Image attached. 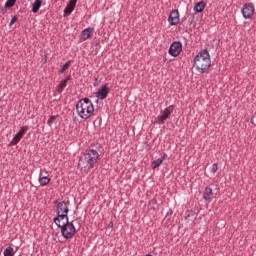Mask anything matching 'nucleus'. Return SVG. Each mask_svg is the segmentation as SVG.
<instances>
[{"instance_id":"obj_1","label":"nucleus","mask_w":256,"mask_h":256,"mask_svg":"<svg viewBox=\"0 0 256 256\" xmlns=\"http://www.w3.org/2000/svg\"><path fill=\"white\" fill-rule=\"evenodd\" d=\"M101 161V156L99 155V151L89 148L84 154L80 157L78 162V169L81 171H91V169H95L97 167V163Z\"/></svg>"},{"instance_id":"obj_2","label":"nucleus","mask_w":256,"mask_h":256,"mask_svg":"<svg viewBox=\"0 0 256 256\" xmlns=\"http://www.w3.org/2000/svg\"><path fill=\"white\" fill-rule=\"evenodd\" d=\"M193 67L201 74L209 71L211 67V55L209 54V50L203 49L194 57Z\"/></svg>"},{"instance_id":"obj_3","label":"nucleus","mask_w":256,"mask_h":256,"mask_svg":"<svg viewBox=\"0 0 256 256\" xmlns=\"http://www.w3.org/2000/svg\"><path fill=\"white\" fill-rule=\"evenodd\" d=\"M76 111L81 119L87 121V119H90V117L93 116V113H95V106L91 99L82 98L76 104Z\"/></svg>"},{"instance_id":"obj_4","label":"nucleus","mask_w":256,"mask_h":256,"mask_svg":"<svg viewBox=\"0 0 256 256\" xmlns=\"http://www.w3.org/2000/svg\"><path fill=\"white\" fill-rule=\"evenodd\" d=\"M74 223H77L79 229H81V218H76L71 222L67 220L65 223H63V225L58 226L61 229V235L64 239H73L75 237L77 228H75Z\"/></svg>"},{"instance_id":"obj_5","label":"nucleus","mask_w":256,"mask_h":256,"mask_svg":"<svg viewBox=\"0 0 256 256\" xmlns=\"http://www.w3.org/2000/svg\"><path fill=\"white\" fill-rule=\"evenodd\" d=\"M181 51H183V44L179 41H174L170 45L168 53L171 57H179V55H181Z\"/></svg>"},{"instance_id":"obj_6","label":"nucleus","mask_w":256,"mask_h":256,"mask_svg":"<svg viewBox=\"0 0 256 256\" xmlns=\"http://www.w3.org/2000/svg\"><path fill=\"white\" fill-rule=\"evenodd\" d=\"M175 109V106L170 105L167 108L164 109V111H161V115L156 118L157 123H165L167 119L171 116Z\"/></svg>"},{"instance_id":"obj_7","label":"nucleus","mask_w":256,"mask_h":256,"mask_svg":"<svg viewBox=\"0 0 256 256\" xmlns=\"http://www.w3.org/2000/svg\"><path fill=\"white\" fill-rule=\"evenodd\" d=\"M241 11L244 19H251L255 15V6H253V3H246Z\"/></svg>"},{"instance_id":"obj_8","label":"nucleus","mask_w":256,"mask_h":256,"mask_svg":"<svg viewBox=\"0 0 256 256\" xmlns=\"http://www.w3.org/2000/svg\"><path fill=\"white\" fill-rule=\"evenodd\" d=\"M181 19L179 18V10L174 9L170 12L168 16V23L171 26L179 25Z\"/></svg>"},{"instance_id":"obj_9","label":"nucleus","mask_w":256,"mask_h":256,"mask_svg":"<svg viewBox=\"0 0 256 256\" xmlns=\"http://www.w3.org/2000/svg\"><path fill=\"white\" fill-rule=\"evenodd\" d=\"M27 131H29V126L21 127L18 133L15 134V136L13 137V140L11 141V145H17V143H19V141L23 139V136L25 135V133H27Z\"/></svg>"},{"instance_id":"obj_10","label":"nucleus","mask_w":256,"mask_h":256,"mask_svg":"<svg viewBox=\"0 0 256 256\" xmlns=\"http://www.w3.org/2000/svg\"><path fill=\"white\" fill-rule=\"evenodd\" d=\"M110 89L107 87V84L102 85L98 91L96 92V97L97 99H100L101 101H103L104 99H107L109 93H110Z\"/></svg>"},{"instance_id":"obj_11","label":"nucleus","mask_w":256,"mask_h":256,"mask_svg":"<svg viewBox=\"0 0 256 256\" xmlns=\"http://www.w3.org/2000/svg\"><path fill=\"white\" fill-rule=\"evenodd\" d=\"M56 217L53 219L55 225H57V227H61V221H63V219H66V221H69V216L68 213H56Z\"/></svg>"},{"instance_id":"obj_12","label":"nucleus","mask_w":256,"mask_h":256,"mask_svg":"<svg viewBox=\"0 0 256 256\" xmlns=\"http://www.w3.org/2000/svg\"><path fill=\"white\" fill-rule=\"evenodd\" d=\"M56 213H69V206L66 201H61L56 205Z\"/></svg>"},{"instance_id":"obj_13","label":"nucleus","mask_w":256,"mask_h":256,"mask_svg":"<svg viewBox=\"0 0 256 256\" xmlns=\"http://www.w3.org/2000/svg\"><path fill=\"white\" fill-rule=\"evenodd\" d=\"M93 31H95V28H93V27H89V28L84 29L81 32V39L83 41H87V39H89V37H91V35H93Z\"/></svg>"},{"instance_id":"obj_14","label":"nucleus","mask_w":256,"mask_h":256,"mask_svg":"<svg viewBox=\"0 0 256 256\" xmlns=\"http://www.w3.org/2000/svg\"><path fill=\"white\" fill-rule=\"evenodd\" d=\"M71 81V75H68L64 80H61L58 86V93H63L65 87H67V82Z\"/></svg>"},{"instance_id":"obj_15","label":"nucleus","mask_w":256,"mask_h":256,"mask_svg":"<svg viewBox=\"0 0 256 256\" xmlns=\"http://www.w3.org/2000/svg\"><path fill=\"white\" fill-rule=\"evenodd\" d=\"M203 199L205 201H211L213 199V189L211 187H206L203 192Z\"/></svg>"},{"instance_id":"obj_16","label":"nucleus","mask_w":256,"mask_h":256,"mask_svg":"<svg viewBox=\"0 0 256 256\" xmlns=\"http://www.w3.org/2000/svg\"><path fill=\"white\" fill-rule=\"evenodd\" d=\"M205 7H207V3H205V1H200L194 5V11L196 13H203Z\"/></svg>"},{"instance_id":"obj_17","label":"nucleus","mask_w":256,"mask_h":256,"mask_svg":"<svg viewBox=\"0 0 256 256\" xmlns=\"http://www.w3.org/2000/svg\"><path fill=\"white\" fill-rule=\"evenodd\" d=\"M38 181L41 187H45L46 185H49V183H51V178L43 176V173H40Z\"/></svg>"},{"instance_id":"obj_18","label":"nucleus","mask_w":256,"mask_h":256,"mask_svg":"<svg viewBox=\"0 0 256 256\" xmlns=\"http://www.w3.org/2000/svg\"><path fill=\"white\" fill-rule=\"evenodd\" d=\"M41 5H43V0H35L32 4V13H39V9H41Z\"/></svg>"},{"instance_id":"obj_19","label":"nucleus","mask_w":256,"mask_h":256,"mask_svg":"<svg viewBox=\"0 0 256 256\" xmlns=\"http://www.w3.org/2000/svg\"><path fill=\"white\" fill-rule=\"evenodd\" d=\"M4 256H15V250L13 249V247L8 246V247L4 250Z\"/></svg>"},{"instance_id":"obj_20","label":"nucleus","mask_w":256,"mask_h":256,"mask_svg":"<svg viewBox=\"0 0 256 256\" xmlns=\"http://www.w3.org/2000/svg\"><path fill=\"white\" fill-rule=\"evenodd\" d=\"M163 165V159L158 158L152 162V169H157V167H161Z\"/></svg>"},{"instance_id":"obj_21","label":"nucleus","mask_w":256,"mask_h":256,"mask_svg":"<svg viewBox=\"0 0 256 256\" xmlns=\"http://www.w3.org/2000/svg\"><path fill=\"white\" fill-rule=\"evenodd\" d=\"M69 67H71V60L67 61V62L61 67V69L59 70V73H60V74L65 73V71H66L67 69H69Z\"/></svg>"},{"instance_id":"obj_22","label":"nucleus","mask_w":256,"mask_h":256,"mask_svg":"<svg viewBox=\"0 0 256 256\" xmlns=\"http://www.w3.org/2000/svg\"><path fill=\"white\" fill-rule=\"evenodd\" d=\"M15 3H17V0H7L5 3V8L11 9V7H15Z\"/></svg>"},{"instance_id":"obj_23","label":"nucleus","mask_w":256,"mask_h":256,"mask_svg":"<svg viewBox=\"0 0 256 256\" xmlns=\"http://www.w3.org/2000/svg\"><path fill=\"white\" fill-rule=\"evenodd\" d=\"M55 121H57V116L52 115L48 121H47V125H49V127H51L53 125V123H55Z\"/></svg>"},{"instance_id":"obj_24","label":"nucleus","mask_w":256,"mask_h":256,"mask_svg":"<svg viewBox=\"0 0 256 256\" xmlns=\"http://www.w3.org/2000/svg\"><path fill=\"white\" fill-rule=\"evenodd\" d=\"M72 11H75V9H73L69 6H66L65 9H64V17L67 16V15H70Z\"/></svg>"},{"instance_id":"obj_25","label":"nucleus","mask_w":256,"mask_h":256,"mask_svg":"<svg viewBox=\"0 0 256 256\" xmlns=\"http://www.w3.org/2000/svg\"><path fill=\"white\" fill-rule=\"evenodd\" d=\"M77 5V0H70L67 7H70L71 9H75Z\"/></svg>"},{"instance_id":"obj_26","label":"nucleus","mask_w":256,"mask_h":256,"mask_svg":"<svg viewBox=\"0 0 256 256\" xmlns=\"http://www.w3.org/2000/svg\"><path fill=\"white\" fill-rule=\"evenodd\" d=\"M17 16H13L10 23H9V27H12L14 25V23H17Z\"/></svg>"},{"instance_id":"obj_27","label":"nucleus","mask_w":256,"mask_h":256,"mask_svg":"<svg viewBox=\"0 0 256 256\" xmlns=\"http://www.w3.org/2000/svg\"><path fill=\"white\" fill-rule=\"evenodd\" d=\"M218 169H219V168H218V166H217V163H214V164L212 165L211 171H212V173H215Z\"/></svg>"},{"instance_id":"obj_28","label":"nucleus","mask_w":256,"mask_h":256,"mask_svg":"<svg viewBox=\"0 0 256 256\" xmlns=\"http://www.w3.org/2000/svg\"><path fill=\"white\" fill-rule=\"evenodd\" d=\"M173 215V210H169L168 212H167V214H166V219L168 218V219H171V216Z\"/></svg>"},{"instance_id":"obj_29","label":"nucleus","mask_w":256,"mask_h":256,"mask_svg":"<svg viewBox=\"0 0 256 256\" xmlns=\"http://www.w3.org/2000/svg\"><path fill=\"white\" fill-rule=\"evenodd\" d=\"M108 229H113V221H110L107 225Z\"/></svg>"},{"instance_id":"obj_30","label":"nucleus","mask_w":256,"mask_h":256,"mask_svg":"<svg viewBox=\"0 0 256 256\" xmlns=\"http://www.w3.org/2000/svg\"><path fill=\"white\" fill-rule=\"evenodd\" d=\"M58 203H59V200L54 201V205H58Z\"/></svg>"},{"instance_id":"obj_31","label":"nucleus","mask_w":256,"mask_h":256,"mask_svg":"<svg viewBox=\"0 0 256 256\" xmlns=\"http://www.w3.org/2000/svg\"><path fill=\"white\" fill-rule=\"evenodd\" d=\"M165 157H167V154H164L163 158L162 159H165Z\"/></svg>"},{"instance_id":"obj_32","label":"nucleus","mask_w":256,"mask_h":256,"mask_svg":"<svg viewBox=\"0 0 256 256\" xmlns=\"http://www.w3.org/2000/svg\"><path fill=\"white\" fill-rule=\"evenodd\" d=\"M190 215L186 216L185 219H189Z\"/></svg>"}]
</instances>
